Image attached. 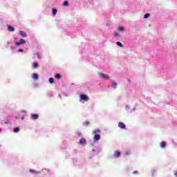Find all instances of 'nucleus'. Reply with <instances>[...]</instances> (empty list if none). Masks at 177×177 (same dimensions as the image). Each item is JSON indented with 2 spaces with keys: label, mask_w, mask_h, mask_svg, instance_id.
<instances>
[{
  "label": "nucleus",
  "mask_w": 177,
  "mask_h": 177,
  "mask_svg": "<svg viewBox=\"0 0 177 177\" xmlns=\"http://www.w3.org/2000/svg\"><path fill=\"white\" fill-rule=\"evenodd\" d=\"M32 78H33V80H38V74L34 73L32 75Z\"/></svg>",
  "instance_id": "14"
},
{
  "label": "nucleus",
  "mask_w": 177,
  "mask_h": 177,
  "mask_svg": "<svg viewBox=\"0 0 177 177\" xmlns=\"http://www.w3.org/2000/svg\"><path fill=\"white\" fill-rule=\"evenodd\" d=\"M19 131H20V129L19 127H17V128L14 129L13 132H15L16 133L19 132Z\"/></svg>",
  "instance_id": "19"
},
{
  "label": "nucleus",
  "mask_w": 177,
  "mask_h": 177,
  "mask_svg": "<svg viewBox=\"0 0 177 177\" xmlns=\"http://www.w3.org/2000/svg\"><path fill=\"white\" fill-rule=\"evenodd\" d=\"M2 131V129H0V132Z\"/></svg>",
  "instance_id": "32"
},
{
  "label": "nucleus",
  "mask_w": 177,
  "mask_h": 177,
  "mask_svg": "<svg viewBox=\"0 0 177 177\" xmlns=\"http://www.w3.org/2000/svg\"><path fill=\"white\" fill-rule=\"evenodd\" d=\"M55 78H56L57 80H60V78H62V75H60L59 73H57L55 75Z\"/></svg>",
  "instance_id": "10"
},
{
  "label": "nucleus",
  "mask_w": 177,
  "mask_h": 177,
  "mask_svg": "<svg viewBox=\"0 0 177 177\" xmlns=\"http://www.w3.org/2000/svg\"><path fill=\"white\" fill-rule=\"evenodd\" d=\"M19 34L23 37V38H26V37H27V34L24 31H20Z\"/></svg>",
  "instance_id": "8"
},
{
  "label": "nucleus",
  "mask_w": 177,
  "mask_h": 177,
  "mask_svg": "<svg viewBox=\"0 0 177 177\" xmlns=\"http://www.w3.org/2000/svg\"><path fill=\"white\" fill-rule=\"evenodd\" d=\"M116 44L118 46H120V48H124V45H122V43L117 41Z\"/></svg>",
  "instance_id": "15"
},
{
  "label": "nucleus",
  "mask_w": 177,
  "mask_h": 177,
  "mask_svg": "<svg viewBox=\"0 0 177 177\" xmlns=\"http://www.w3.org/2000/svg\"><path fill=\"white\" fill-rule=\"evenodd\" d=\"M99 75H100V77H101V78H103L104 80V73H100V74H99Z\"/></svg>",
  "instance_id": "21"
},
{
  "label": "nucleus",
  "mask_w": 177,
  "mask_h": 177,
  "mask_svg": "<svg viewBox=\"0 0 177 177\" xmlns=\"http://www.w3.org/2000/svg\"><path fill=\"white\" fill-rule=\"evenodd\" d=\"M111 86H112V88H114V89H115V88H117V83L112 82Z\"/></svg>",
  "instance_id": "12"
},
{
  "label": "nucleus",
  "mask_w": 177,
  "mask_h": 177,
  "mask_svg": "<svg viewBox=\"0 0 177 177\" xmlns=\"http://www.w3.org/2000/svg\"><path fill=\"white\" fill-rule=\"evenodd\" d=\"M23 44H26V40L21 39H20V41L19 42H17L15 44V45H16V46H20V45H21Z\"/></svg>",
  "instance_id": "4"
},
{
  "label": "nucleus",
  "mask_w": 177,
  "mask_h": 177,
  "mask_svg": "<svg viewBox=\"0 0 177 177\" xmlns=\"http://www.w3.org/2000/svg\"><path fill=\"white\" fill-rule=\"evenodd\" d=\"M109 78H110V77H109V76H105L104 78V80H109Z\"/></svg>",
  "instance_id": "26"
},
{
  "label": "nucleus",
  "mask_w": 177,
  "mask_h": 177,
  "mask_svg": "<svg viewBox=\"0 0 177 177\" xmlns=\"http://www.w3.org/2000/svg\"><path fill=\"white\" fill-rule=\"evenodd\" d=\"M6 124H8V122H6Z\"/></svg>",
  "instance_id": "33"
},
{
  "label": "nucleus",
  "mask_w": 177,
  "mask_h": 177,
  "mask_svg": "<svg viewBox=\"0 0 177 177\" xmlns=\"http://www.w3.org/2000/svg\"><path fill=\"white\" fill-rule=\"evenodd\" d=\"M121 156V152L120 151H115L113 154V157L115 158H118Z\"/></svg>",
  "instance_id": "3"
},
{
  "label": "nucleus",
  "mask_w": 177,
  "mask_h": 177,
  "mask_svg": "<svg viewBox=\"0 0 177 177\" xmlns=\"http://www.w3.org/2000/svg\"><path fill=\"white\" fill-rule=\"evenodd\" d=\"M30 172H33V174H39V171H35V170L30 169Z\"/></svg>",
  "instance_id": "24"
},
{
  "label": "nucleus",
  "mask_w": 177,
  "mask_h": 177,
  "mask_svg": "<svg viewBox=\"0 0 177 177\" xmlns=\"http://www.w3.org/2000/svg\"><path fill=\"white\" fill-rule=\"evenodd\" d=\"M78 135H79V136H81V133H79Z\"/></svg>",
  "instance_id": "31"
},
{
  "label": "nucleus",
  "mask_w": 177,
  "mask_h": 177,
  "mask_svg": "<svg viewBox=\"0 0 177 177\" xmlns=\"http://www.w3.org/2000/svg\"><path fill=\"white\" fill-rule=\"evenodd\" d=\"M165 146H166L165 142H160V147H162V149H164V147H165Z\"/></svg>",
  "instance_id": "16"
},
{
  "label": "nucleus",
  "mask_w": 177,
  "mask_h": 177,
  "mask_svg": "<svg viewBox=\"0 0 177 177\" xmlns=\"http://www.w3.org/2000/svg\"><path fill=\"white\" fill-rule=\"evenodd\" d=\"M6 124H8V122H6Z\"/></svg>",
  "instance_id": "34"
},
{
  "label": "nucleus",
  "mask_w": 177,
  "mask_h": 177,
  "mask_svg": "<svg viewBox=\"0 0 177 177\" xmlns=\"http://www.w3.org/2000/svg\"><path fill=\"white\" fill-rule=\"evenodd\" d=\"M8 31H10V32L15 31V28H13L12 26H8Z\"/></svg>",
  "instance_id": "11"
},
{
  "label": "nucleus",
  "mask_w": 177,
  "mask_h": 177,
  "mask_svg": "<svg viewBox=\"0 0 177 177\" xmlns=\"http://www.w3.org/2000/svg\"><path fill=\"white\" fill-rule=\"evenodd\" d=\"M83 125H84L85 127H88V125H89V121L86 120L83 123Z\"/></svg>",
  "instance_id": "17"
},
{
  "label": "nucleus",
  "mask_w": 177,
  "mask_h": 177,
  "mask_svg": "<svg viewBox=\"0 0 177 177\" xmlns=\"http://www.w3.org/2000/svg\"><path fill=\"white\" fill-rule=\"evenodd\" d=\"M39 117L38 114H32L30 115L31 120H38Z\"/></svg>",
  "instance_id": "6"
},
{
  "label": "nucleus",
  "mask_w": 177,
  "mask_h": 177,
  "mask_svg": "<svg viewBox=\"0 0 177 177\" xmlns=\"http://www.w3.org/2000/svg\"><path fill=\"white\" fill-rule=\"evenodd\" d=\"M133 174H138V171H133Z\"/></svg>",
  "instance_id": "29"
},
{
  "label": "nucleus",
  "mask_w": 177,
  "mask_h": 177,
  "mask_svg": "<svg viewBox=\"0 0 177 177\" xmlns=\"http://www.w3.org/2000/svg\"><path fill=\"white\" fill-rule=\"evenodd\" d=\"M18 52H23V49H21V48L19 49Z\"/></svg>",
  "instance_id": "28"
},
{
  "label": "nucleus",
  "mask_w": 177,
  "mask_h": 177,
  "mask_svg": "<svg viewBox=\"0 0 177 177\" xmlns=\"http://www.w3.org/2000/svg\"><path fill=\"white\" fill-rule=\"evenodd\" d=\"M80 100H84V102H88V100H89V97L84 94H80Z\"/></svg>",
  "instance_id": "2"
},
{
  "label": "nucleus",
  "mask_w": 177,
  "mask_h": 177,
  "mask_svg": "<svg viewBox=\"0 0 177 177\" xmlns=\"http://www.w3.org/2000/svg\"><path fill=\"white\" fill-rule=\"evenodd\" d=\"M97 133H100V129H97L93 131V135H94L93 140L95 142H97V140H100V135H99Z\"/></svg>",
  "instance_id": "1"
},
{
  "label": "nucleus",
  "mask_w": 177,
  "mask_h": 177,
  "mask_svg": "<svg viewBox=\"0 0 177 177\" xmlns=\"http://www.w3.org/2000/svg\"><path fill=\"white\" fill-rule=\"evenodd\" d=\"M175 176H176V177H177V172H176V173H175Z\"/></svg>",
  "instance_id": "30"
},
{
  "label": "nucleus",
  "mask_w": 177,
  "mask_h": 177,
  "mask_svg": "<svg viewBox=\"0 0 177 177\" xmlns=\"http://www.w3.org/2000/svg\"><path fill=\"white\" fill-rule=\"evenodd\" d=\"M56 13H57V10L53 8V16H56Z\"/></svg>",
  "instance_id": "13"
},
{
  "label": "nucleus",
  "mask_w": 177,
  "mask_h": 177,
  "mask_svg": "<svg viewBox=\"0 0 177 177\" xmlns=\"http://www.w3.org/2000/svg\"><path fill=\"white\" fill-rule=\"evenodd\" d=\"M118 31H124V27L120 26V27L118 28Z\"/></svg>",
  "instance_id": "23"
},
{
  "label": "nucleus",
  "mask_w": 177,
  "mask_h": 177,
  "mask_svg": "<svg viewBox=\"0 0 177 177\" xmlns=\"http://www.w3.org/2000/svg\"><path fill=\"white\" fill-rule=\"evenodd\" d=\"M149 17H150V15L149 13L145 14L144 16V19H149Z\"/></svg>",
  "instance_id": "20"
},
{
  "label": "nucleus",
  "mask_w": 177,
  "mask_h": 177,
  "mask_svg": "<svg viewBox=\"0 0 177 177\" xmlns=\"http://www.w3.org/2000/svg\"><path fill=\"white\" fill-rule=\"evenodd\" d=\"M49 82H50V84H53L55 82V79L50 77L49 79Z\"/></svg>",
  "instance_id": "18"
},
{
  "label": "nucleus",
  "mask_w": 177,
  "mask_h": 177,
  "mask_svg": "<svg viewBox=\"0 0 177 177\" xmlns=\"http://www.w3.org/2000/svg\"><path fill=\"white\" fill-rule=\"evenodd\" d=\"M113 35H114V37H119V36H120V35H119L118 32H115L113 33Z\"/></svg>",
  "instance_id": "25"
},
{
  "label": "nucleus",
  "mask_w": 177,
  "mask_h": 177,
  "mask_svg": "<svg viewBox=\"0 0 177 177\" xmlns=\"http://www.w3.org/2000/svg\"><path fill=\"white\" fill-rule=\"evenodd\" d=\"M37 57L38 59H41V55H39V53H37Z\"/></svg>",
  "instance_id": "27"
},
{
  "label": "nucleus",
  "mask_w": 177,
  "mask_h": 177,
  "mask_svg": "<svg viewBox=\"0 0 177 177\" xmlns=\"http://www.w3.org/2000/svg\"><path fill=\"white\" fill-rule=\"evenodd\" d=\"M118 127H119V128H121L122 129H125V128H127V126L125 125V124H124L121 122H118Z\"/></svg>",
  "instance_id": "5"
},
{
  "label": "nucleus",
  "mask_w": 177,
  "mask_h": 177,
  "mask_svg": "<svg viewBox=\"0 0 177 177\" xmlns=\"http://www.w3.org/2000/svg\"><path fill=\"white\" fill-rule=\"evenodd\" d=\"M80 145H86V140H85V138H82L80 140Z\"/></svg>",
  "instance_id": "7"
},
{
  "label": "nucleus",
  "mask_w": 177,
  "mask_h": 177,
  "mask_svg": "<svg viewBox=\"0 0 177 177\" xmlns=\"http://www.w3.org/2000/svg\"><path fill=\"white\" fill-rule=\"evenodd\" d=\"M64 6H68V1H65L63 3Z\"/></svg>",
  "instance_id": "22"
},
{
  "label": "nucleus",
  "mask_w": 177,
  "mask_h": 177,
  "mask_svg": "<svg viewBox=\"0 0 177 177\" xmlns=\"http://www.w3.org/2000/svg\"><path fill=\"white\" fill-rule=\"evenodd\" d=\"M39 66V65H38V63H37V62H33V63H32V67H33V68H38Z\"/></svg>",
  "instance_id": "9"
}]
</instances>
